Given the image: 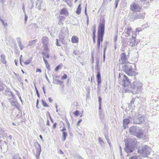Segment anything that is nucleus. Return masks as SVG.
Masks as SVG:
<instances>
[{"instance_id": "obj_28", "label": "nucleus", "mask_w": 159, "mask_h": 159, "mask_svg": "<svg viewBox=\"0 0 159 159\" xmlns=\"http://www.w3.org/2000/svg\"><path fill=\"white\" fill-rule=\"evenodd\" d=\"M81 10V4H80L78 6L76 10V13L77 15H79L80 14Z\"/></svg>"}, {"instance_id": "obj_52", "label": "nucleus", "mask_w": 159, "mask_h": 159, "mask_svg": "<svg viewBox=\"0 0 159 159\" xmlns=\"http://www.w3.org/2000/svg\"><path fill=\"white\" fill-rule=\"evenodd\" d=\"M86 91H87V93L90 94V88L89 87H87L86 88Z\"/></svg>"}, {"instance_id": "obj_1", "label": "nucleus", "mask_w": 159, "mask_h": 159, "mask_svg": "<svg viewBox=\"0 0 159 159\" xmlns=\"http://www.w3.org/2000/svg\"><path fill=\"white\" fill-rule=\"evenodd\" d=\"M142 83L139 81H135L129 85L128 88H125V92L132 93L134 94L139 93L143 89Z\"/></svg>"}, {"instance_id": "obj_42", "label": "nucleus", "mask_w": 159, "mask_h": 159, "mask_svg": "<svg viewBox=\"0 0 159 159\" xmlns=\"http://www.w3.org/2000/svg\"><path fill=\"white\" fill-rule=\"evenodd\" d=\"M34 87H35V89L36 90V92L37 95L38 97L39 98L40 97V94H39V92L38 89H37V87H36L35 84L34 83Z\"/></svg>"}, {"instance_id": "obj_41", "label": "nucleus", "mask_w": 159, "mask_h": 159, "mask_svg": "<svg viewBox=\"0 0 159 159\" xmlns=\"http://www.w3.org/2000/svg\"><path fill=\"white\" fill-rule=\"evenodd\" d=\"M6 85L3 84H0V91H2Z\"/></svg>"}, {"instance_id": "obj_26", "label": "nucleus", "mask_w": 159, "mask_h": 159, "mask_svg": "<svg viewBox=\"0 0 159 159\" xmlns=\"http://www.w3.org/2000/svg\"><path fill=\"white\" fill-rule=\"evenodd\" d=\"M37 42L38 40L37 39L30 41L28 42V45L30 47L32 46H34Z\"/></svg>"}, {"instance_id": "obj_53", "label": "nucleus", "mask_w": 159, "mask_h": 159, "mask_svg": "<svg viewBox=\"0 0 159 159\" xmlns=\"http://www.w3.org/2000/svg\"><path fill=\"white\" fill-rule=\"evenodd\" d=\"M66 124H67V126H68V129H69L70 128V123L69 122V121H68L67 119L66 120Z\"/></svg>"}, {"instance_id": "obj_9", "label": "nucleus", "mask_w": 159, "mask_h": 159, "mask_svg": "<svg viewBox=\"0 0 159 159\" xmlns=\"http://www.w3.org/2000/svg\"><path fill=\"white\" fill-rule=\"evenodd\" d=\"M125 147L124 148L125 151L128 154L131 153L135 150V148L125 142Z\"/></svg>"}, {"instance_id": "obj_35", "label": "nucleus", "mask_w": 159, "mask_h": 159, "mask_svg": "<svg viewBox=\"0 0 159 159\" xmlns=\"http://www.w3.org/2000/svg\"><path fill=\"white\" fill-rule=\"evenodd\" d=\"M13 159H21L20 155L18 153H17L15 154L13 157Z\"/></svg>"}, {"instance_id": "obj_6", "label": "nucleus", "mask_w": 159, "mask_h": 159, "mask_svg": "<svg viewBox=\"0 0 159 159\" xmlns=\"http://www.w3.org/2000/svg\"><path fill=\"white\" fill-rule=\"evenodd\" d=\"M151 151V149L150 147L145 145L142 146L141 148H139L138 150V152L144 157H148V156L150 155Z\"/></svg>"}, {"instance_id": "obj_17", "label": "nucleus", "mask_w": 159, "mask_h": 159, "mask_svg": "<svg viewBox=\"0 0 159 159\" xmlns=\"http://www.w3.org/2000/svg\"><path fill=\"white\" fill-rule=\"evenodd\" d=\"M3 93L5 95L8 96L9 98L8 99H12L14 98V95L13 93L11 91H9V89L7 88L5 92Z\"/></svg>"}, {"instance_id": "obj_40", "label": "nucleus", "mask_w": 159, "mask_h": 159, "mask_svg": "<svg viewBox=\"0 0 159 159\" xmlns=\"http://www.w3.org/2000/svg\"><path fill=\"white\" fill-rule=\"evenodd\" d=\"M41 54L43 55V56L44 57V56L45 57H46V58H48L50 57L49 55L48 54H47L45 52H42L41 53Z\"/></svg>"}, {"instance_id": "obj_58", "label": "nucleus", "mask_w": 159, "mask_h": 159, "mask_svg": "<svg viewBox=\"0 0 159 159\" xmlns=\"http://www.w3.org/2000/svg\"><path fill=\"white\" fill-rule=\"evenodd\" d=\"M64 30V31H66V30H67V28H63L62 29L61 31V33H62V34H63V31Z\"/></svg>"}, {"instance_id": "obj_55", "label": "nucleus", "mask_w": 159, "mask_h": 159, "mask_svg": "<svg viewBox=\"0 0 159 159\" xmlns=\"http://www.w3.org/2000/svg\"><path fill=\"white\" fill-rule=\"evenodd\" d=\"M45 65H46V68L48 69L49 70H50V65L48 63V64H45Z\"/></svg>"}, {"instance_id": "obj_44", "label": "nucleus", "mask_w": 159, "mask_h": 159, "mask_svg": "<svg viewBox=\"0 0 159 159\" xmlns=\"http://www.w3.org/2000/svg\"><path fill=\"white\" fill-rule=\"evenodd\" d=\"M98 140L99 141V142L100 143V144L101 145H102V143H104V142H103L102 139L101 137H98Z\"/></svg>"}, {"instance_id": "obj_54", "label": "nucleus", "mask_w": 159, "mask_h": 159, "mask_svg": "<svg viewBox=\"0 0 159 159\" xmlns=\"http://www.w3.org/2000/svg\"><path fill=\"white\" fill-rule=\"evenodd\" d=\"M102 98L100 96L98 97V103L99 104H101Z\"/></svg>"}, {"instance_id": "obj_16", "label": "nucleus", "mask_w": 159, "mask_h": 159, "mask_svg": "<svg viewBox=\"0 0 159 159\" xmlns=\"http://www.w3.org/2000/svg\"><path fill=\"white\" fill-rule=\"evenodd\" d=\"M138 118L134 120L133 121L134 124H141L143 121H144V117L143 116H142L140 114H139Z\"/></svg>"}, {"instance_id": "obj_39", "label": "nucleus", "mask_w": 159, "mask_h": 159, "mask_svg": "<svg viewBox=\"0 0 159 159\" xmlns=\"http://www.w3.org/2000/svg\"><path fill=\"white\" fill-rule=\"evenodd\" d=\"M84 13L85 14L86 16V18L87 19H89V16L87 14V4H86L85 7V10H84Z\"/></svg>"}, {"instance_id": "obj_25", "label": "nucleus", "mask_w": 159, "mask_h": 159, "mask_svg": "<svg viewBox=\"0 0 159 159\" xmlns=\"http://www.w3.org/2000/svg\"><path fill=\"white\" fill-rule=\"evenodd\" d=\"M71 42L73 43H77L79 42V38L75 35L73 36L71 39Z\"/></svg>"}, {"instance_id": "obj_61", "label": "nucleus", "mask_w": 159, "mask_h": 159, "mask_svg": "<svg viewBox=\"0 0 159 159\" xmlns=\"http://www.w3.org/2000/svg\"><path fill=\"white\" fill-rule=\"evenodd\" d=\"M25 23L27 21V19H28V16L26 15V14H25Z\"/></svg>"}, {"instance_id": "obj_32", "label": "nucleus", "mask_w": 159, "mask_h": 159, "mask_svg": "<svg viewBox=\"0 0 159 159\" xmlns=\"http://www.w3.org/2000/svg\"><path fill=\"white\" fill-rule=\"evenodd\" d=\"M59 20L58 22V24L60 25L63 24V23H62V21L65 19L66 18L65 17L63 16H59Z\"/></svg>"}, {"instance_id": "obj_5", "label": "nucleus", "mask_w": 159, "mask_h": 159, "mask_svg": "<svg viewBox=\"0 0 159 159\" xmlns=\"http://www.w3.org/2000/svg\"><path fill=\"white\" fill-rule=\"evenodd\" d=\"M145 13L144 12H129L128 17L129 20L131 21H134L136 20L139 19H144L145 18Z\"/></svg>"}, {"instance_id": "obj_22", "label": "nucleus", "mask_w": 159, "mask_h": 159, "mask_svg": "<svg viewBox=\"0 0 159 159\" xmlns=\"http://www.w3.org/2000/svg\"><path fill=\"white\" fill-rule=\"evenodd\" d=\"M43 3V1L41 0H37L36 5L37 7V8L39 10H40L41 9Z\"/></svg>"}, {"instance_id": "obj_57", "label": "nucleus", "mask_w": 159, "mask_h": 159, "mask_svg": "<svg viewBox=\"0 0 159 159\" xmlns=\"http://www.w3.org/2000/svg\"><path fill=\"white\" fill-rule=\"evenodd\" d=\"M43 61H44L45 64H46L48 63V62L47 60L43 56Z\"/></svg>"}, {"instance_id": "obj_59", "label": "nucleus", "mask_w": 159, "mask_h": 159, "mask_svg": "<svg viewBox=\"0 0 159 159\" xmlns=\"http://www.w3.org/2000/svg\"><path fill=\"white\" fill-rule=\"evenodd\" d=\"M57 124L56 123H53V125L52 126V128L53 129H55L57 126Z\"/></svg>"}, {"instance_id": "obj_60", "label": "nucleus", "mask_w": 159, "mask_h": 159, "mask_svg": "<svg viewBox=\"0 0 159 159\" xmlns=\"http://www.w3.org/2000/svg\"><path fill=\"white\" fill-rule=\"evenodd\" d=\"M56 45L57 46H60L61 44L58 42V39H56Z\"/></svg>"}, {"instance_id": "obj_43", "label": "nucleus", "mask_w": 159, "mask_h": 159, "mask_svg": "<svg viewBox=\"0 0 159 159\" xmlns=\"http://www.w3.org/2000/svg\"><path fill=\"white\" fill-rule=\"evenodd\" d=\"M0 20L4 26L6 27V26L7 25V22H5L4 20L2 19H1Z\"/></svg>"}, {"instance_id": "obj_49", "label": "nucleus", "mask_w": 159, "mask_h": 159, "mask_svg": "<svg viewBox=\"0 0 159 159\" xmlns=\"http://www.w3.org/2000/svg\"><path fill=\"white\" fill-rule=\"evenodd\" d=\"M43 47H44V51H47L48 50V45H43Z\"/></svg>"}, {"instance_id": "obj_38", "label": "nucleus", "mask_w": 159, "mask_h": 159, "mask_svg": "<svg viewBox=\"0 0 159 159\" xmlns=\"http://www.w3.org/2000/svg\"><path fill=\"white\" fill-rule=\"evenodd\" d=\"M41 102H42V104L43 107H48V105L47 104L46 102L43 99H42L41 100Z\"/></svg>"}, {"instance_id": "obj_15", "label": "nucleus", "mask_w": 159, "mask_h": 159, "mask_svg": "<svg viewBox=\"0 0 159 159\" xmlns=\"http://www.w3.org/2000/svg\"><path fill=\"white\" fill-rule=\"evenodd\" d=\"M125 142L135 148L137 145V141L136 138H131L129 141H127Z\"/></svg>"}, {"instance_id": "obj_63", "label": "nucleus", "mask_w": 159, "mask_h": 159, "mask_svg": "<svg viewBox=\"0 0 159 159\" xmlns=\"http://www.w3.org/2000/svg\"><path fill=\"white\" fill-rule=\"evenodd\" d=\"M142 30L141 29L139 28H137L136 29V31L138 32H139L140 31Z\"/></svg>"}, {"instance_id": "obj_3", "label": "nucleus", "mask_w": 159, "mask_h": 159, "mask_svg": "<svg viewBox=\"0 0 159 159\" xmlns=\"http://www.w3.org/2000/svg\"><path fill=\"white\" fill-rule=\"evenodd\" d=\"M122 68L123 70L129 76H135L138 74L135 71L136 66L133 63H127L122 66Z\"/></svg>"}, {"instance_id": "obj_46", "label": "nucleus", "mask_w": 159, "mask_h": 159, "mask_svg": "<svg viewBox=\"0 0 159 159\" xmlns=\"http://www.w3.org/2000/svg\"><path fill=\"white\" fill-rule=\"evenodd\" d=\"M131 30L130 28H128L127 30V31L125 33H127V34H128V35L129 36Z\"/></svg>"}, {"instance_id": "obj_23", "label": "nucleus", "mask_w": 159, "mask_h": 159, "mask_svg": "<svg viewBox=\"0 0 159 159\" xmlns=\"http://www.w3.org/2000/svg\"><path fill=\"white\" fill-rule=\"evenodd\" d=\"M42 41L43 45H48V39L47 37L44 36L42 39Z\"/></svg>"}, {"instance_id": "obj_64", "label": "nucleus", "mask_w": 159, "mask_h": 159, "mask_svg": "<svg viewBox=\"0 0 159 159\" xmlns=\"http://www.w3.org/2000/svg\"><path fill=\"white\" fill-rule=\"evenodd\" d=\"M122 35L125 36V37H128L129 36V35H128V34H127V33H124V32H123L122 34Z\"/></svg>"}, {"instance_id": "obj_7", "label": "nucleus", "mask_w": 159, "mask_h": 159, "mask_svg": "<svg viewBox=\"0 0 159 159\" xmlns=\"http://www.w3.org/2000/svg\"><path fill=\"white\" fill-rule=\"evenodd\" d=\"M99 61L97 60L96 62L95 67L97 71L96 79L97 84L98 85H100L101 82V76L100 72V70L99 67Z\"/></svg>"}, {"instance_id": "obj_47", "label": "nucleus", "mask_w": 159, "mask_h": 159, "mask_svg": "<svg viewBox=\"0 0 159 159\" xmlns=\"http://www.w3.org/2000/svg\"><path fill=\"white\" fill-rule=\"evenodd\" d=\"M73 113L75 116H78L79 115V111L78 110H76Z\"/></svg>"}, {"instance_id": "obj_37", "label": "nucleus", "mask_w": 159, "mask_h": 159, "mask_svg": "<svg viewBox=\"0 0 159 159\" xmlns=\"http://www.w3.org/2000/svg\"><path fill=\"white\" fill-rule=\"evenodd\" d=\"M107 48H103V61H105V53L106 51L107 50Z\"/></svg>"}, {"instance_id": "obj_21", "label": "nucleus", "mask_w": 159, "mask_h": 159, "mask_svg": "<svg viewBox=\"0 0 159 159\" xmlns=\"http://www.w3.org/2000/svg\"><path fill=\"white\" fill-rule=\"evenodd\" d=\"M16 40L17 41L18 44L20 49L21 50H22V49L24 48V45L21 43L22 41L21 38L18 37L16 38Z\"/></svg>"}, {"instance_id": "obj_13", "label": "nucleus", "mask_w": 159, "mask_h": 159, "mask_svg": "<svg viewBox=\"0 0 159 159\" xmlns=\"http://www.w3.org/2000/svg\"><path fill=\"white\" fill-rule=\"evenodd\" d=\"M136 34H135L134 36L132 35V39L130 38L129 41V45L131 47L135 46V45H137L138 43V42L136 43Z\"/></svg>"}, {"instance_id": "obj_51", "label": "nucleus", "mask_w": 159, "mask_h": 159, "mask_svg": "<svg viewBox=\"0 0 159 159\" xmlns=\"http://www.w3.org/2000/svg\"><path fill=\"white\" fill-rule=\"evenodd\" d=\"M108 43V42L107 41H105L103 43V48H107V46Z\"/></svg>"}, {"instance_id": "obj_45", "label": "nucleus", "mask_w": 159, "mask_h": 159, "mask_svg": "<svg viewBox=\"0 0 159 159\" xmlns=\"http://www.w3.org/2000/svg\"><path fill=\"white\" fill-rule=\"evenodd\" d=\"M130 159H140V157L139 156H133L130 158Z\"/></svg>"}, {"instance_id": "obj_14", "label": "nucleus", "mask_w": 159, "mask_h": 159, "mask_svg": "<svg viewBox=\"0 0 159 159\" xmlns=\"http://www.w3.org/2000/svg\"><path fill=\"white\" fill-rule=\"evenodd\" d=\"M131 118V116H129L123 120V127L124 129H125L128 127V125L130 124V119Z\"/></svg>"}, {"instance_id": "obj_19", "label": "nucleus", "mask_w": 159, "mask_h": 159, "mask_svg": "<svg viewBox=\"0 0 159 159\" xmlns=\"http://www.w3.org/2000/svg\"><path fill=\"white\" fill-rule=\"evenodd\" d=\"M10 102L12 106H14L18 110H20L19 105L17 101L15 100H11Z\"/></svg>"}, {"instance_id": "obj_18", "label": "nucleus", "mask_w": 159, "mask_h": 159, "mask_svg": "<svg viewBox=\"0 0 159 159\" xmlns=\"http://www.w3.org/2000/svg\"><path fill=\"white\" fill-rule=\"evenodd\" d=\"M7 134L6 132L1 128L0 129V138H2L4 139L5 138H7Z\"/></svg>"}, {"instance_id": "obj_10", "label": "nucleus", "mask_w": 159, "mask_h": 159, "mask_svg": "<svg viewBox=\"0 0 159 159\" xmlns=\"http://www.w3.org/2000/svg\"><path fill=\"white\" fill-rule=\"evenodd\" d=\"M120 59L121 61L120 60L119 61V63L122 64H126L128 62V59L127 57V56L125 53L124 52H123L121 53L120 55Z\"/></svg>"}, {"instance_id": "obj_48", "label": "nucleus", "mask_w": 159, "mask_h": 159, "mask_svg": "<svg viewBox=\"0 0 159 159\" xmlns=\"http://www.w3.org/2000/svg\"><path fill=\"white\" fill-rule=\"evenodd\" d=\"M67 75L66 74H64L62 76L61 78V80H63L67 79Z\"/></svg>"}, {"instance_id": "obj_56", "label": "nucleus", "mask_w": 159, "mask_h": 159, "mask_svg": "<svg viewBox=\"0 0 159 159\" xmlns=\"http://www.w3.org/2000/svg\"><path fill=\"white\" fill-rule=\"evenodd\" d=\"M82 121V120L81 119H80L77 122L76 125L77 126H79V125L80 123Z\"/></svg>"}, {"instance_id": "obj_36", "label": "nucleus", "mask_w": 159, "mask_h": 159, "mask_svg": "<svg viewBox=\"0 0 159 159\" xmlns=\"http://www.w3.org/2000/svg\"><path fill=\"white\" fill-rule=\"evenodd\" d=\"M32 60V58H30L27 60L26 61L24 62V64L25 65H28L31 62Z\"/></svg>"}, {"instance_id": "obj_11", "label": "nucleus", "mask_w": 159, "mask_h": 159, "mask_svg": "<svg viewBox=\"0 0 159 159\" xmlns=\"http://www.w3.org/2000/svg\"><path fill=\"white\" fill-rule=\"evenodd\" d=\"M131 82L128 77L125 75H123V86L125 88H128L130 84H131Z\"/></svg>"}, {"instance_id": "obj_8", "label": "nucleus", "mask_w": 159, "mask_h": 159, "mask_svg": "<svg viewBox=\"0 0 159 159\" xmlns=\"http://www.w3.org/2000/svg\"><path fill=\"white\" fill-rule=\"evenodd\" d=\"M34 145L36 150L35 157L37 159H38L41 152V147L40 144L38 142L34 143Z\"/></svg>"}, {"instance_id": "obj_30", "label": "nucleus", "mask_w": 159, "mask_h": 159, "mask_svg": "<svg viewBox=\"0 0 159 159\" xmlns=\"http://www.w3.org/2000/svg\"><path fill=\"white\" fill-rule=\"evenodd\" d=\"M62 141H64L66 140V138L67 136V134L66 132L63 131L62 132Z\"/></svg>"}, {"instance_id": "obj_20", "label": "nucleus", "mask_w": 159, "mask_h": 159, "mask_svg": "<svg viewBox=\"0 0 159 159\" xmlns=\"http://www.w3.org/2000/svg\"><path fill=\"white\" fill-rule=\"evenodd\" d=\"M60 14L61 15H64L66 16H67L69 15V12L66 8H63L61 9L59 12Z\"/></svg>"}, {"instance_id": "obj_4", "label": "nucleus", "mask_w": 159, "mask_h": 159, "mask_svg": "<svg viewBox=\"0 0 159 159\" xmlns=\"http://www.w3.org/2000/svg\"><path fill=\"white\" fill-rule=\"evenodd\" d=\"M130 134L136 136L139 139L144 138L145 135L143 130L141 128L135 126H132L129 129Z\"/></svg>"}, {"instance_id": "obj_2", "label": "nucleus", "mask_w": 159, "mask_h": 159, "mask_svg": "<svg viewBox=\"0 0 159 159\" xmlns=\"http://www.w3.org/2000/svg\"><path fill=\"white\" fill-rule=\"evenodd\" d=\"M105 20L103 19L100 23L98 26L97 35L98 52H99L101 42L103 41V35L105 33Z\"/></svg>"}, {"instance_id": "obj_12", "label": "nucleus", "mask_w": 159, "mask_h": 159, "mask_svg": "<svg viewBox=\"0 0 159 159\" xmlns=\"http://www.w3.org/2000/svg\"><path fill=\"white\" fill-rule=\"evenodd\" d=\"M130 10L133 12H139L141 10V8L139 4L134 3L130 5Z\"/></svg>"}, {"instance_id": "obj_62", "label": "nucleus", "mask_w": 159, "mask_h": 159, "mask_svg": "<svg viewBox=\"0 0 159 159\" xmlns=\"http://www.w3.org/2000/svg\"><path fill=\"white\" fill-rule=\"evenodd\" d=\"M96 24L93 25L92 27V28H93V30H96Z\"/></svg>"}, {"instance_id": "obj_31", "label": "nucleus", "mask_w": 159, "mask_h": 159, "mask_svg": "<svg viewBox=\"0 0 159 159\" xmlns=\"http://www.w3.org/2000/svg\"><path fill=\"white\" fill-rule=\"evenodd\" d=\"M59 38L60 42L61 43L63 44H65V42H64L65 36H62V34H61V35H59Z\"/></svg>"}, {"instance_id": "obj_34", "label": "nucleus", "mask_w": 159, "mask_h": 159, "mask_svg": "<svg viewBox=\"0 0 159 159\" xmlns=\"http://www.w3.org/2000/svg\"><path fill=\"white\" fill-rule=\"evenodd\" d=\"M62 64L60 63L55 68V71H58L59 70L61 69V68L62 67Z\"/></svg>"}, {"instance_id": "obj_50", "label": "nucleus", "mask_w": 159, "mask_h": 159, "mask_svg": "<svg viewBox=\"0 0 159 159\" xmlns=\"http://www.w3.org/2000/svg\"><path fill=\"white\" fill-rule=\"evenodd\" d=\"M119 1H120V0H115V8H117Z\"/></svg>"}, {"instance_id": "obj_24", "label": "nucleus", "mask_w": 159, "mask_h": 159, "mask_svg": "<svg viewBox=\"0 0 159 159\" xmlns=\"http://www.w3.org/2000/svg\"><path fill=\"white\" fill-rule=\"evenodd\" d=\"M53 79V83L55 84H59L61 85L62 83V82L60 80H57L54 78L53 75H52Z\"/></svg>"}, {"instance_id": "obj_29", "label": "nucleus", "mask_w": 159, "mask_h": 159, "mask_svg": "<svg viewBox=\"0 0 159 159\" xmlns=\"http://www.w3.org/2000/svg\"><path fill=\"white\" fill-rule=\"evenodd\" d=\"M1 61L3 64L6 63V61L5 60V56L3 54H2L1 55Z\"/></svg>"}, {"instance_id": "obj_33", "label": "nucleus", "mask_w": 159, "mask_h": 159, "mask_svg": "<svg viewBox=\"0 0 159 159\" xmlns=\"http://www.w3.org/2000/svg\"><path fill=\"white\" fill-rule=\"evenodd\" d=\"M135 99L134 98H133L131 100L130 103L128 104L129 106L132 107L134 105V103L135 101Z\"/></svg>"}, {"instance_id": "obj_27", "label": "nucleus", "mask_w": 159, "mask_h": 159, "mask_svg": "<svg viewBox=\"0 0 159 159\" xmlns=\"http://www.w3.org/2000/svg\"><path fill=\"white\" fill-rule=\"evenodd\" d=\"M34 7V2L30 0V2L28 3V7L30 9H32Z\"/></svg>"}]
</instances>
